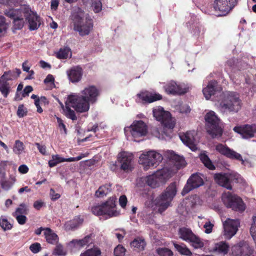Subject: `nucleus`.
Returning <instances> with one entry per match:
<instances>
[{"label": "nucleus", "instance_id": "obj_25", "mask_svg": "<svg viewBox=\"0 0 256 256\" xmlns=\"http://www.w3.org/2000/svg\"><path fill=\"white\" fill-rule=\"evenodd\" d=\"M234 132L240 134L244 138H250L256 134V124H245L242 126L235 127Z\"/></svg>", "mask_w": 256, "mask_h": 256}, {"label": "nucleus", "instance_id": "obj_44", "mask_svg": "<svg viewBox=\"0 0 256 256\" xmlns=\"http://www.w3.org/2000/svg\"><path fill=\"white\" fill-rule=\"evenodd\" d=\"M156 252L160 256H172V252L166 248H159L156 250Z\"/></svg>", "mask_w": 256, "mask_h": 256}, {"label": "nucleus", "instance_id": "obj_50", "mask_svg": "<svg viewBox=\"0 0 256 256\" xmlns=\"http://www.w3.org/2000/svg\"><path fill=\"white\" fill-rule=\"evenodd\" d=\"M7 30V24L6 22V18L3 16H0V36Z\"/></svg>", "mask_w": 256, "mask_h": 256}, {"label": "nucleus", "instance_id": "obj_48", "mask_svg": "<svg viewBox=\"0 0 256 256\" xmlns=\"http://www.w3.org/2000/svg\"><path fill=\"white\" fill-rule=\"evenodd\" d=\"M92 6L96 13L100 12L102 9V4L100 0H92Z\"/></svg>", "mask_w": 256, "mask_h": 256}, {"label": "nucleus", "instance_id": "obj_61", "mask_svg": "<svg viewBox=\"0 0 256 256\" xmlns=\"http://www.w3.org/2000/svg\"><path fill=\"white\" fill-rule=\"evenodd\" d=\"M50 8L52 10H56L59 5V0H51Z\"/></svg>", "mask_w": 256, "mask_h": 256}, {"label": "nucleus", "instance_id": "obj_53", "mask_svg": "<svg viewBox=\"0 0 256 256\" xmlns=\"http://www.w3.org/2000/svg\"><path fill=\"white\" fill-rule=\"evenodd\" d=\"M30 250L34 254L38 253L42 250L41 245L38 242H34L30 246Z\"/></svg>", "mask_w": 256, "mask_h": 256}, {"label": "nucleus", "instance_id": "obj_13", "mask_svg": "<svg viewBox=\"0 0 256 256\" xmlns=\"http://www.w3.org/2000/svg\"><path fill=\"white\" fill-rule=\"evenodd\" d=\"M153 114L156 119L160 122L166 127L173 128L174 124L172 122V116L170 112L164 110V108L158 106L154 108Z\"/></svg>", "mask_w": 256, "mask_h": 256}, {"label": "nucleus", "instance_id": "obj_17", "mask_svg": "<svg viewBox=\"0 0 256 256\" xmlns=\"http://www.w3.org/2000/svg\"><path fill=\"white\" fill-rule=\"evenodd\" d=\"M128 128L130 130V133L134 138L144 136L148 133V126L141 120L134 121Z\"/></svg>", "mask_w": 256, "mask_h": 256}, {"label": "nucleus", "instance_id": "obj_55", "mask_svg": "<svg viewBox=\"0 0 256 256\" xmlns=\"http://www.w3.org/2000/svg\"><path fill=\"white\" fill-rule=\"evenodd\" d=\"M204 227L205 228V232L206 234H210L212 230L214 224L208 221L205 223Z\"/></svg>", "mask_w": 256, "mask_h": 256}, {"label": "nucleus", "instance_id": "obj_58", "mask_svg": "<svg viewBox=\"0 0 256 256\" xmlns=\"http://www.w3.org/2000/svg\"><path fill=\"white\" fill-rule=\"evenodd\" d=\"M35 145L36 146L38 149V150L40 152L42 155H46V148L44 145H41L39 143L36 142Z\"/></svg>", "mask_w": 256, "mask_h": 256}, {"label": "nucleus", "instance_id": "obj_63", "mask_svg": "<svg viewBox=\"0 0 256 256\" xmlns=\"http://www.w3.org/2000/svg\"><path fill=\"white\" fill-rule=\"evenodd\" d=\"M18 171L24 174L28 172V168L26 165L22 164L19 166Z\"/></svg>", "mask_w": 256, "mask_h": 256}, {"label": "nucleus", "instance_id": "obj_6", "mask_svg": "<svg viewBox=\"0 0 256 256\" xmlns=\"http://www.w3.org/2000/svg\"><path fill=\"white\" fill-rule=\"evenodd\" d=\"M21 74L20 69L16 68L13 71L4 72L0 77V92L4 98H6L11 92V84L9 80L19 76Z\"/></svg>", "mask_w": 256, "mask_h": 256}, {"label": "nucleus", "instance_id": "obj_23", "mask_svg": "<svg viewBox=\"0 0 256 256\" xmlns=\"http://www.w3.org/2000/svg\"><path fill=\"white\" fill-rule=\"evenodd\" d=\"M143 104H150L162 98V96L148 90L142 91L136 94Z\"/></svg>", "mask_w": 256, "mask_h": 256}, {"label": "nucleus", "instance_id": "obj_26", "mask_svg": "<svg viewBox=\"0 0 256 256\" xmlns=\"http://www.w3.org/2000/svg\"><path fill=\"white\" fill-rule=\"evenodd\" d=\"M82 96L91 104L94 103L100 94L99 90L94 86H90L82 92Z\"/></svg>", "mask_w": 256, "mask_h": 256}, {"label": "nucleus", "instance_id": "obj_27", "mask_svg": "<svg viewBox=\"0 0 256 256\" xmlns=\"http://www.w3.org/2000/svg\"><path fill=\"white\" fill-rule=\"evenodd\" d=\"M68 78L72 82H76L80 80L83 74V70L80 66L72 68L67 71Z\"/></svg>", "mask_w": 256, "mask_h": 256}, {"label": "nucleus", "instance_id": "obj_62", "mask_svg": "<svg viewBox=\"0 0 256 256\" xmlns=\"http://www.w3.org/2000/svg\"><path fill=\"white\" fill-rule=\"evenodd\" d=\"M50 194L51 196V198L53 200H58L60 197V194L58 193H56L55 191L52 188L50 189Z\"/></svg>", "mask_w": 256, "mask_h": 256}, {"label": "nucleus", "instance_id": "obj_46", "mask_svg": "<svg viewBox=\"0 0 256 256\" xmlns=\"http://www.w3.org/2000/svg\"><path fill=\"white\" fill-rule=\"evenodd\" d=\"M0 225L4 231L10 230L12 228V225L6 218H3L0 220Z\"/></svg>", "mask_w": 256, "mask_h": 256}, {"label": "nucleus", "instance_id": "obj_18", "mask_svg": "<svg viewBox=\"0 0 256 256\" xmlns=\"http://www.w3.org/2000/svg\"><path fill=\"white\" fill-rule=\"evenodd\" d=\"M134 156L132 154L122 152L118 154V162L120 164V169L124 172L132 171L133 169Z\"/></svg>", "mask_w": 256, "mask_h": 256}, {"label": "nucleus", "instance_id": "obj_54", "mask_svg": "<svg viewBox=\"0 0 256 256\" xmlns=\"http://www.w3.org/2000/svg\"><path fill=\"white\" fill-rule=\"evenodd\" d=\"M13 216H14L16 220L20 224L23 225L26 223L27 220V218L26 215L22 214H17L14 215L12 214Z\"/></svg>", "mask_w": 256, "mask_h": 256}, {"label": "nucleus", "instance_id": "obj_41", "mask_svg": "<svg viewBox=\"0 0 256 256\" xmlns=\"http://www.w3.org/2000/svg\"><path fill=\"white\" fill-rule=\"evenodd\" d=\"M101 251L98 248H94L86 250L82 253L80 256H100Z\"/></svg>", "mask_w": 256, "mask_h": 256}, {"label": "nucleus", "instance_id": "obj_8", "mask_svg": "<svg viewBox=\"0 0 256 256\" xmlns=\"http://www.w3.org/2000/svg\"><path fill=\"white\" fill-rule=\"evenodd\" d=\"M178 235L180 239L190 244V246L194 248H202L204 246L202 240L189 228L186 227L179 228Z\"/></svg>", "mask_w": 256, "mask_h": 256}, {"label": "nucleus", "instance_id": "obj_9", "mask_svg": "<svg viewBox=\"0 0 256 256\" xmlns=\"http://www.w3.org/2000/svg\"><path fill=\"white\" fill-rule=\"evenodd\" d=\"M162 159V154L155 151L151 150L140 155L139 164L144 166L145 170H146L151 167H156Z\"/></svg>", "mask_w": 256, "mask_h": 256}, {"label": "nucleus", "instance_id": "obj_30", "mask_svg": "<svg viewBox=\"0 0 256 256\" xmlns=\"http://www.w3.org/2000/svg\"><path fill=\"white\" fill-rule=\"evenodd\" d=\"M44 234L48 243L53 245L56 244L58 243L59 238L51 228H46Z\"/></svg>", "mask_w": 256, "mask_h": 256}, {"label": "nucleus", "instance_id": "obj_57", "mask_svg": "<svg viewBox=\"0 0 256 256\" xmlns=\"http://www.w3.org/2000/svg\"><path fill=\"white\" fill-rule=\"evenodd\" d=\"M56 120L60 129V130L62 129L64 130V133L66 134L67 130L62 120L59 117H56Z\"/></svg>", "mask_w": 256, "mask_h": 256}, {"label": "nucleus", "instance_id": "obj_52", "mask_svg": "<svg viewBox=\"0 0 256 256\" xmlns=\"http://www.w3.org/2000/svg\"><path fill=\"white\" fill-rule=\"evenodd\" d=\"M54 76L51 74H48L46 78L44 80V83L45 84H50V88L52 89L55 86L54 83Z\"/></svg>", "mask_w": 256, "mask_h": 256}, {"label": "nucleus", "instance_id": "obj_24", "mask_svg": "<svg viewBox=\"0 0 256 256\" xmlns=\"http://www.w3.org/2000/svg\"><path fill=\"white\" fill-rule=\"evenodd\" d=\"M216 150L220 154L225 156L227 158L243 162L242 158L240 154L230 149L226 145H224L222 144H218L216 146Z\"/></svg>", "mask_w": 256, "mask_h": 256}, {"label": "nucleus", "instance_id": "obj_35", "mask_svg": "<svg viewBox=\"0 0 256 256\" xmlns=\"http://www.w3.org/2000/svg\"><path fill=\"white\" fill-rule=\"evenodd\" d=\"M199 158L204 166L210 170H214L216 166L213 164L208 156L204 152L201 153Z\"/></svg>", "mask_w": 256, "mask_h": 256}, {"label": "nucleus", "instance_id": "obj_7", "mask_svg": "<svg viewBox=\"0 0 256 256\" xmlns=\"http://www.w3.org/2000/svg\"><path fill=\"white\" fill-rule=\"evenodd\" d=\"M92 210L95 215H106L108 218L116 216L118 214V212L116 210V201L114 198H110L100 205L93 206Z\"/></svg>", "mask_w": 256, "mask_h": 256}, {"label": "nucleus", "instance_id": "obj_43", "mask_svg": "<svg viewBox=\"0 0 256 256\" xmlns=\"http://www.w3.org/2000/svg\"><path fill=\"white\" fill-rule=\"evenodd\" d=\"M70 49L68 48H60L56 53V57L59 59H66L68 58Z\"/></svg>", "mask_w": 256, "mask_h": 256}, {"label": "nucleus", "instance_id": "obj_45", "mask_svg": "<svg viewBox=\"0 0 256 256\" xmlns=\"http://www.w3.org/2000/svg\"><path fill=\"white\" fill-rule=\"evenodd\" d=\"M24 149V145L22 142L20 140H16L14 148V152L16 154H20L22 153Z\"/></svg>", "mask_w": 256, "mask_h": 256}, {"label": "nucleus", "instance_id": "obj_15", "mask_svg": "<svg viewBox=\"0 0 256 256\" xmlns=\"http://www.w3.org/2000/svg\"><path fill=\"white\" fill-rule=\"evenodd\" d=\"M204 184V182L200 174H194L188 180L182 194L184 196L192 190L198 188Z\"/></svg>", "mask_w": 256, "mask_h": 256}, {"label": "nucleus", "instance_id": "obj_64", "mask_svg": "<svg viewBox=\"0 0 256 256\" xmlns=\"http://www.w3.org/2000/svg\"><path fill=\"white\" fill-rule=\"evenodd\" d=\"M40 99H37L34 100V104L37 108V112L38 113H42L43 110L40 106Z\"/></svg>", "mask_w": 256, "mask_h": 256}, {"label": "nucleus", "instance_id": "obj_56", "mask_svg": "<svg viewBox=\"0 0 256 256\" xmlns=\"http://www.w3.org/2000/svg\"><path fill=\"white\" fill-rule=\"evenodd\" d=\"M34 208L36 210H40V208L45 206V204L42 200H36L33 204Z\"/></svg>", "mask_w": 256, "mask_h": 256}, {"label": "nucleus", "instance_id": "obj_60", "mask_svg": "<svg viewBox=\"0 0 256 256\" xmlns=\"http://www.w3.org/2000/svg\"><path fill=\"white\" fill-rule=\"evenodd\" d=\"M33 90L32 87L30 86H26L22 92L23 96L26 97L28 96V94Z\"/></svg>", "mask_w": 256, "mask_h": 256}, {"label": "nucleus", "instance_id": "obj_20", "mask_svg": "<svg viewBox=\"0 0 256 256\" xmlns=\"http://www.w3.org/2000/svg\"><path fill=\"white\" fill-rule=\"evenodd\" d=\"M240 222L238 220L228 219L224 223V236L226 238L230 239L237 232Z\"/></svg>", "mask_w": 256, "mask_h": 256}, {"label": "nucleus", "instance_id": "obj_21", "mask_svg": "<svg viewBox=\"0 0 256 256\" xmlns=\"http://www.w3.org/2000/svg\"><path fill=\"white\" fill-rule=\"evenodd\" d=\"M232 256H248L252 252V248L245 242H240L231 248Z\"/></svg>", "mask_w": 256, "mask_h": 256}, {"label": "nucleus", "instance_id": "obj_2", "mask_svg": "<svg viewBox=\"0 0 256 256\" xmlns=\"http://www.w3.org/2000/svg\"><path fill=\"white\" fill-rule=\"evenodd\" d=\"M74 22V30L81 36L88 35L93 28L92 19L84 18V12L81 10L74 12L71 16Z\"/></svg>", "mask_w": 256, "mask_h": 256}, {"label": "nucleus", "instance_id": "obj_16", "mask_svg": "<svg viewBox=\"0 0 256 256\" xmlns=\"http://www.w3.org/2000/svg\"><path fill=\"white\" fill-rule=\"evenodd\" d=\"M166 92L168 94L182 95L188 90V88L184 84H178L174 81L172 80L164 86Z\"/></svg>", "mask_w": 256, "mask_h": 256}, {"label": "nucleus", "instance_id": "obj_31", "mask_svg": "<svg viewBox=\"0 0 256 256\" xmlns=\"http://www.w3.org/2000/svg\"><path fill=\"white\" fill-rule=\"evenodd\" d=\"M217 82L216 81H211L208 82L206 87L203 88L202 92L206 100L210 98L216 91Z\"/></svg>", "mask_w": 256, "mask_h": 256}, {"label": "nucleus", "instance_id": "obj_33", "mask_svg": "<svg viewBox=\"0 0 256 256\" xmlns=\"http://www.w3.org/2000/svg\"><path fill=\"white\" fill-rule=\"evenodd\" d=\"M130 246L138 251H142L146 247V242L144 238L138 237L130 242Z\"/></svg>", "mask_w": 256, "mask_h": 256}, {"label": "nucleus", "instance_id": "obj_4", "mask_svg": "<svg viewBox=\"0 0 256 256\" xmlns=\"http://www.w3.org/2000/svg\"><path fill=\"white\" fill-rule=\"evenodd\" d=\"M220 105L224 110L238 112L241 108V101L236 92H228L224 94Z\"/></svg>", "mask_w": 256, "mask_h": 256}, {"label": "nucleus", "instance_id": "obj_10", "mask_svg": "<svg viewBox=\"0 0 256 256\" xmlns=\"http://www.w3.org/2000/svg\"><path fill=\"white\" fill-rule=\"evenodd\" d=\"M22 12L26 20L28 22L30 30H36L41 24L40 18L36 12L32 11L29 6H22Z\"/></svg>", "mask_w": 256, "mask_h": 256}, {"label": "nucleus", "instance_id": "obj_22", "mask_svg": "<svg viewBox=\"0 0 256 256\" xmlns=\"http://www.w3.org/2000/svg\"><path fill=\"white\" fill-rule=\"evenodd\" d=\"M214 178L215 182L218 185L229 190L232 189L231 183L232 180V174L226 173H218L214 174Z\"/></svg>", "mask_w": 256, "mask_h": 256}, {"label": "nucleus", "instance_id": "obj_34", "mask_svg": "<svg viewBox=\"0 0 256 256\" xmlns=\"http://www.w3.org/2000/svg\"><path fill=\"white\" fill-rule=\"evenodd\" d=\"M173 245L176 250L181 254L186 256H191L192 253L190 249L183 243L178 244L176 242H173Z\"/></svg>", "mask_w": 256, "mask_h": 256}, {"label": "nucleus", "instance_id": "obj_12", "mask_svg": "<svg viewBox=\"0 0 256 256\" xmlns=\"http://www.w3.org/2000/svg\"><path fill=\"white\" fill-rule=\"evenodd\" d=\"M238 4V0H214L212 6L218 16H226Z\"/></svg>", "mask_w": 256, "mask_h": 256}, {"label": "nucleus", "instance_id": "obj_51", "mask_svg": "<svg viewBox=\"0 0 256 256\" xmlns=\"http://www.w3.org/2000/svg\"><path fill=\"white\" fill-rule=\"evenodd\" d=\"M56 246L54 249V253L57 256H64L66 254V252L64 250V247L61 244H56Z\"/></svg>", "mask_w": 256, "mask_h": 256}, {"label": "nucleus", "instance_id": "obj_19", "mask_svg": "<svg viewBox=\"0 0 256 256\" xmlns=\"http://www.w3.org/2000/svg\"><path fill=\"white\" fill-rule=\"evenodd\" d=\"M196 132L195 130H189L181 134L180 138L182 142L188 146L192 151H196L197 148L196 136Z\"/></svg>", "mask_w": 256, "mask_h": 256}, {"label": "nucleus", "instance_id": "obj_37", "mask_svg": "<svg viewBox=\"0 0 256 256\" xmlns=\"http://www.w3.org/2000/svg\"><path fill=\"white\" fill-rule=\"evenodd\" d=\"M170 158L175 162L174 164L178 169L182 168L186 165V162L184 158L178 154H172Z\"/></svg>", "mask_w": 256, "mask_h": 256}, {"label": "nucleus", "instance_id": "obj_11", "mask_svg": "<svg viewBox=\"0 0 256 256\" xmlns=\"http://www.w3.org/2000/svg\"><path fill=\"white\" fill-rule=\"evenodd\" d=\"M68 100L71 106L78 112H86L90 109V102L82 95H70Z\"/></svg>", "mask_w": 256, "mask_h": 256}, {"label": "nucleus", "instance_id": "obj_1", "mask_svg": "<svg viewBox=\"0 0 256 256\" xmlns=\"http://www.w3.org/2000/svg\"><path fill=\"white\" fill-rule=\"evenodd\" d=\"M205 126L207 133L212 138H219L223 134L224 124L216 112L210 110L204 116Z\"/></svg>", "mask_w": 256, "mask_h": 256}, {"label": "nucleus", "instance_id": "obj_38", "mask_svg": "<svg viewBox=\"0 0 256 256\" xmlns=\"http://www.w3.org/2000/svg\"><path fill=\"white\" fill-rule=\"evenodd\" d=\"M84 222V219L80 216H76L74 219L69 221L67 226L70 230H74L80 226Z\"/></svg>", "mask_w": 256, "mask_h": 256}, {"label": "nucleus", "instance_id": "obj_3", "mask_svg": "<svg viewBox=\"0 0 256 256\" xmlns=\"http://www.w3.org/2000/svg\"><path fill=\"white\" fill-rule=\"evenodd\" d=\"M176 192V184L175 182H172L165 191L156 199V204L159 206L160 210L164 211L168 207Z\"/></svg>", "mask_w": 256, "mask_h": 256}, {"label": "nucleus", "instance_id": "obj_42", "mask_svg": "<svg viewBox=\"0 0 256 256\" xmlns=\"http://www.w3.org/2000/svg\"><path fill=\"white\" fill-rule=\"evenodd\" d=\"M52 159L48 161V166L50 168L56 166L58 164L64 162V158L60 156L58 154L52 155Z\"/></svg>", "mask_w": 256, "mask_h": 256}, {"label": "nucleus", "instance_id": "obj_29", "mask_svg": "<svg viewBox=\"0 0 256 256\" xmlns=\"http://www.w3.org/2000/svg\"><path fill=\"white\" fill-rule=\"evenodd\" d=\"M230 248L228 243L226 242L221 241L214 244L213 252L219 255L224 256L228 254Z\"/></svg>", "mask_w": 256, "mask_h": 256}, {"label": "nucleus", "instance_id": "obj_39", "mask_svg": "<svg viewBox=\"0 0 256 256\" xmlns=\"http://www.w3.org/2000/svg\"><path fill=\"white\" fill-rule=\"evenodd\" d=\"M146 184L150 186L155 188L159 186V182L155 175H150L146 178Z\"/></svg>", "mask_w": 256, "mask_h": 256}, {"label": "nucleus", "instance_id": "obj_47", "mask_svg": "<svg viewBox=\"0 0 256 256\" xmlns=\"http://www.w3.org/2000/svg\"><path fill=\"white\" fill-rule=\"evenodd\" d=\"M28 114V110L26 108L24 107L23 104H20L18 106V110L16 112L17 116L19 118H23L26 116Z\"/></svg>", "mask_w": 256, "mask_h": 256}, {"label": "nucleus", "instance_id": "obj_49", "mask_svg": "<svg viewBox=\"0 0 256 256\" xmlns=\"http://www.w3.org/2000/svg\"><path fill=\"white\" fill-rule=\"evenodd\" d=\"M126 251L123 246L118 245L114 250V254L115 256H125Z\"/></svg>", "mask_w": 256, "mask_h": 256}, {"label": "nucleus", "instance_id": "obj_32", "mask_svg": "<svg viewBox=\"0 0 256 256\" xmlns=\"http://www.w3.org/2000/svg\"><path fill=\"white\" fill-rule=\"evenodd\" d=\"M65 108H64V105L62 104V106L63 108L64 114L66 116L72 120H77V117L74 111L70 108V104L69 103L68 100L65 102Z\"/></svg>", "mask_w": 256, "mask_h": 256}, {"label": "nucleus", "instance_id": "obj_36", "mask_svg": "<svg viewBox=\"0 0 256 256\" xmlns=\"http://www.w3.org/2000/svg\"><path fill=\"white\" fill-rule=\"evenodd\" d=\"M111 184H105L99 187L96 192L95 196L98 198H102L111 191Z\"/></svg>", "mask_w": 256, "mask_h": 256}, {"label": "nucleus", "instance_id": "obj_40", "mask_svg": "<svg viewBox=\"0 0 256 256\" xmlns=\"http://www.w3.org/2000/svg\"><path fill=\"white\" fill-rule=\"evenodd\" d=\"M29 212V208L28 204L25 203L20 204L18 207L17 208L14 212H13V214L17 215V214H22V215H26L28 214Z\"/></svg>", "mask_w": 256, "mask_h": 256}, {"label": "nucleus", "instance_id": "obj_59", "mask_svg": "<svg viewBox=\"0 0 256 256\" xmlns=\"http://www.w3.org/2000/svg\"><path fill=\"white\" fill-rule=\"evenodd\" d=\"M127 202V198L125 195H122L120 196L119 203L122 208H124L126 205Z\"/></svg>", "mask_w": 256, "mask_h": 256}, {"label": "nucleus", "instance_id": "obj_5", "mask_svg": "<svg viewBox=\"0 0 256 256\" xmlns=\"http://www.w3.org/2000/svg\"><path fill=\"white\" fill-rule=\"evenodd\" d=\"M222 200L226 207L230 208L234 211L242 212L246 210V204L242 200L230 192L224 193Z\"/></svg>", "mask_w": 256, "mask_h": 256}, {"label": "nucleus", "instance_id": "obj_14", "mask_svg": "<svg viewBox=\"0 0 256 256\" xmlns=\"http://www.w3.org/2000/svg\"><path fill=\"white\" fill-rule=\"evenodd\" d=\"M6 15L13 20L14 30L22 29L24 24L22 6L19 9H10L5 13Z\"/></svg>", "mask_w": 256, "mask_h": 256}, {"label": "nucleus", "instance_id": "obj_28", "mask_svg": "<svg viewBox=\"0 0 256 256\" xmlns=\"http://www.w3.org/2000/svg\"><path fill=\"white\" fill-rule=\"evenodd\" d=\"M92 242V234L86 236L80 240H72L68 244V246L73 248H80Z\"/></svg>", "mask_w": 256, "mask_h": 256}]
</instances>
